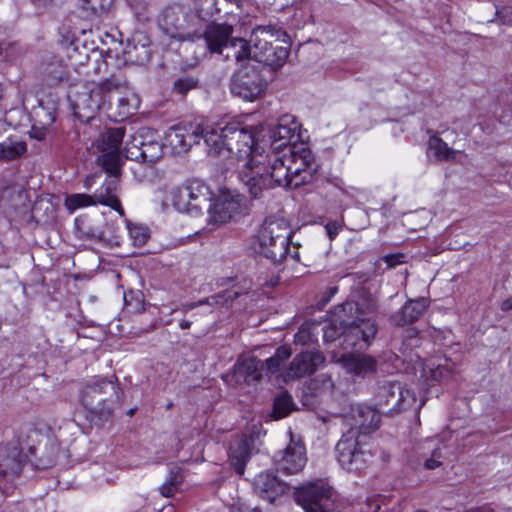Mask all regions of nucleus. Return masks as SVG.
Returning a JSON list of instances; mask_svg holds the SVG:
<instances>
[{
    "label": "nucleus",
    "instance_id": "nucleus-1",
    "mask_svg": "<svg viewBox=\"0 0 512 512\" xmlns=\"http://www.w3.org/2000/svg\"><path fill=\"white\" fill-rule=\"evenodd\" d=\"M208 154L225 160L246 162L259 151L256 133L252 127L240 122L218 124L205 134Z\"/></svg>",
    "mask_w": 512,
    "mask_h": 512
},
{
    "label": "nucleus",
    "instance_id": "nucleus-2",
    "mask_svg": "<svg viewBox=\"0 0 512 512\" xmlns=\"http://www.w3.org/2000/svg\"><path fill=\"white\" fill-rule=\"evenodd\" d=\"M120 394V387L112 380L95 377L87 381L80 390V402L86 418L95 425L110 421L120 403Z\"/></svg>",
    "mask_w": 512,
    "mask_h": 512
},
{
    "label": "nucleus",
    "instance_id": "nucleus-3",
    "mask_svg": "<svg viewBox=\"0 0 512 512\" xmlns=\"http://www.w3.org/2000/svg\"><path fill=\"white\" fill-rule=\"evenodd\" d=\"M288 35L285 31L274 26H258L253 29L250 37V52L246 61L254 59L259 63L276 70L282 67L289 56V48L273 46V41L282 40L286 42Z\"/></svg>",
    "mask_w": 512,
    "mask_h": 512
},
{
    "label": "nucleus",
    "instance_id": "nucleus-4",
    "mask_svg": "<svg viewBox=\"0 0 512 512\" xmlns=\"http://www.w3.org/2000/svg\"><path fill=\"white\" fill-rule=\"evenodd\" d=\"M291 237L292 230L284 219L268 218L255 236L252 248L274 264H279L288 255Z\"/></svg>",
    "mask_w": 512,
    "mask_h": 512
},
{
    "label": "nucleus",
    "instance_id": "nucleus-5",
    "mask_svg": "<svg viewBox=\"0 0 512 512\" xmlns=\"http://www.w3.org/2000/svg\"><path fill=\"white\" fill-rule=\"evenodd\" d=\"M234 28L226 22H211L201 29V38L205 40L209 52L234 58L237 63L246 61L250 52V42L233 37Z\"/></svg>",
    "mask_w": 512,
    "mask_h": 512
},
{
    "label": "nucleus",
    "instance_id": "nucleus-6",
    "mask_svg": "<svg viewBox=\"0 0 512 512\" xmlns=\"http://www.w3.org/2000/svg\"><path fill=\"white\" fill-rule=\"evenodd\" d=\"M158 25L164 34L179 42H193L201 37L199 17L191 16L180 5L165 7L158 16Z\"/></svg>",
    "mask_w": 512,
    "mask_h": 512
},
{
    "label": "nucleus",
    "instance_id": "nucleus-7",
    "mask_svg": "<svg viewBox=\"0 0 512 512\" xmlns=\"http://www.w3.org/2000/svg\"><path fill=\"white\" fill-rule=\"evenodd\" d=\"M364 440L359 437V432L356 429H349L342 434L335 451L337 460L343 469L359 473L371 462L372 454L366 448Z\"/></svg>",
    "mask_w": 512,
    "mask_h": 512
},
{
    "label": "nucleus",
    "instance_id": "nucleus-8",
    "mask_svg": "<svg viewBox=\"0 0 512 512\" xmlns=\"http://www.w3.org/2000/svg\"><path fill=\"white\" fill-rule=\"evenodd\" d=\"M125 127H112L103 131L97 138L95 145L101 153L97 157V164L101 169L111 175H121L124 164V150L120 145L125 136Z\"/></svg>",
    "mask_w": 512,
    "mask_h": 512
},
{
    "label": "nucleus",
    "instance_id": "nucleus-9",
    "mask_svg": "<svg viewBox=\"0 0 512 512\" xmlns=\"http://www.w3.org/2000/svg\"><path fill=\"white\" fill-rule=\"evenodd\" d=\"M164 145L158 136L149 129L140 130L126 141L124 157L152 166L163 156Z\"/></svg>",
    "mask_w": 512,
    "mask_h": 512
},
{
    "label": "nucleus",
    "instance_id": "nucleus-10",
    "mask_svg": "<svg viewBox=\"0 0 512 512\" xmlns=\"http://www.w3.org/2000/svg\"><path fill=\"white\" fill-rule=\"evenodd\" d=\"M238 178L246 188L251 198H261L264 191L270 190L266 157L263 152H257L238 170Z\"/></svg>",
    "mask_w": 512,
    "mask_h": 512
},
{
    "label": "nucleus",
    "instance_id": "nucleus-11",
    "mask_svg": "<svg viewBox=\"0 0 512 512\" xmlns=\"http://www.w3.org/2000/svg\"><path fill=\"white\" fill-rule=\"evenodd\" d=\"M295 501L305 512H337L332 489L323 481L310 482L295 489Z\"/></svg>",
    "mask_w": 512,
    "mask_h": 512
},
{
    "label": "nucleus",
    "instance_id": "nucleus-12",
    "mask_svg": "<svg viewBox=\"0 0 512 512\" xmlns=\"http://www.w3.org/2000/svg\"><path fill=\"white\" fill-rule=\"evenodd\" d=\"M26 463V455L17 445H6L0 448V500L11 489Z\"/></svg>",
    "mask_w": 512,
    "mask_h": 512
},
{
    "label": "nucleus",
    "instance_id": "nucleus-13",
    "mask_svg": "<svg viewBox=\"0 0 512 512\" xmlns=\"http://www.w3.org/2000/svg\"><path fill=\"white\" fill-rule=\"evenodd\" d=\"M231 93L246 101L258 99L266 90V82L258 70L242 67L235 72L230 83Z\"/></svg>",
    "mask_w": 512,
    "mask_h": 512
},
{
    "label": "nucleus",
    "instance_id": "nucleus-14",
    "mask_svg": "<svg viewBox=\"0 0 512 512\" xmlns=\"http://www.w3.org/2000/svg\"><path fill=\"white\" fill-rule=\"evenodd\" d=\"M70 98L74 116L84 123L94 119L98 111L107 105V100L98 94L91 83L84 85L81 91L74 92Z\"/></svg>",
    "mask_w": 512,
    "mask_h": 512
},
{
    "label": "nucleus",
    "instance_id": "nucleus-15",
    "mask_svg": "<svg viewBox=\"0 0 512 512\" xmlns=\"http://www.w3.org/2000/svg\"><path fill=\"white\" fill-rule=\"evenodd\" d=\"M202 126L193 123H181L171 127L166 133V142L176 155H181L198 144L201 139L205 140V134Z\"/></svg>",
    "mask_w": 512,
    "mask_h": 512
},
{
    "label": "nucleus",
    "instance_id": "nucleus-16",
    "mask_svg": "<svg viewBox=\"0 0 512 512\" xmlns=\"http://www.w3.org/2000/svg\"><path fill=\"white\" fill-rule=\"evenodd\" d=\"M245 196L236 192H223L213 204H209L210 220L216 224L230 221L246 209Z\"/></svg>",
    "mask_w": 512,
    "mask_h": 512
},
{
    "label": "nucleus",
    "instance_id": "nucleus-17",
    "mask_svg": "<svg viewBox=\"0 0 512 512\" xmlns=\"http://www.w3.org/2000/svg\"><path fill=\"white\" fill-rule=\"evenodd\" d=\"M283 157L293 178L305 180V184L312 181L316 165L312 151L308 147H288Z\"/></svg>",
    "mask_w": 512,
    "mask_h": 512
},
{
    "label": "nucleus",
    "instance_id": "nucleus-18",
    "mask_svg": "<svg viewBox=\"0 0 512 512\" xmlns=\"http://www.w3.org/2000/svg\"><path fill=\"white\" fill-rule=\"evenodd\" d=\"M416 402L415 394L401 383L384 385L379 394V405L386 406L384 413L393 414L411 408Z\"/></svg>",
    "mask_w": 512,
    "mask_h": 512
},
{
    "label": "nucleus",
    "instance_id": "nucleus-19",
    "mask_svg": "<svg viewBox=\"0 0 512 512\" xmlns=\"http://www.w3.org/2000/svg\"><path fill=\"white\" fill-rule=\"evenodd\" d=\"M266 157V165L268 170V180L270 182V189L276 186L284 188H298L305 184V180L293 178L289 171V165L286 163L283 155H278L277 152L271 151L264 154Z\"/></svg>",
    "mask_w": 512,
    "mask_h": 512
},
{
    "label": "nucleus",
    "instance_id": "nucleus-20",
    "mask_svg": "<svg viewBox=\"0 0 512 512\" xmlns=\"http://www.w3.org/2000/svg\"><path fill=\"white\" fill-rule=\"evenodd\" d=\"M273 462L275 469L285 475L296 474L304 468L307 457L306 449L302 442L291 440L289 445L282 451H278Z\"/></svg>",
    "mask_w": 512,
    "mask_h": 512
},
{
    "label": "nucleus",
    "instance_id": "nucleus-21",
    "mask_svg": "<svg viewBox=\"0 0 512 512\" xmlns=\"http://www.w3.org/2000/svg\"><path fill=\"white\" fill-rule=\"evenodd\" d=\"M377 324L370 318H360L354 323L340 330L343 341L347 346L366 348L375 338Z\"/></svg>",
    "mask_w": 512,
    "mask_h": 512
},
{
    "label": "nucleus",
    "instance_id": "nucleus-22",
    "mask_svg": "<svg viewBox=\"0 0 512 512\" xmlns=\"http://www.w3.org/2000/svg\"><path fill=\"white\" fill-rule=\"evenodd\" d=\"M350 414L353 420L350 429H356L361 438L366 439L369 433L379 427L380 413L372 407L362 404L352 405Z\"/></svg>",
    "mask_w": 512,
    "mask_h": 512
},
{
    "label": "nucleus",
    "instance_id": "nucleus-23",
    "mask_svg": "<svg viewBox=\"0 0 512 512\" xmlns=\"http://www.w3.org/2000/svg\"><path fill=\"white\" fill-rule=\"evenodd\" d=\"M140 105L139 97L129 88L121 94L110 96L107 100L106 108L111 110V117L115 121H123L132 116Z\"/></svg>",
    "mask_w": 512,
    "mask_h": 512
},
{
    "label": "nucleus",
    "instance_id": "nucleus-24",
    "mask_svg": "<svg viewBox=\"0 0 512 512\" xmlns=\"http://www.w3.org/2000/svg\"><path fill=\"white\" fill-rule=\"evenodd\" d=\"M428 305V301L423 297L409 299L398 311L390 315L389 322L396 327L412 325L422 317Z\"/></svg>",
    "mask_w": 512,
    "mask_h": 512
},
{
    "label": "nucleus",
    "instance_id": "nucleus-25",
    "mask_svg": "<svg viewBox=\"0 0 512 512\" xmlns=\"http://www.w3.org/2000/svg\"><path fill=\"white\" fill-rule=\"evenodd\" d=\"M253 487L259 497L270 503H273L276 497L282 495L287 489L286 484L272 471L258 474L254 479Z\"/></svg>",
    "mask_w": 512,
    "mask_h": 512
},
{
    "label": "nucleus",
    "instance_id": "nucleus-26",
    "mask_svg": "<svg viewBox=\"0 0 512 512\" xmlns=\"http://www.w3.org/2000/svg\"><path fill=\"white\" fill-rule=\"evenodd\" d=\"M107 175L108 177L105 179L101 187L96 189V191L92 195L95 201V205L101 204L104 206H108L111 209L118 212L120 216H124V209L120 203V200L117 197V190L119 187L118 178L120 175Z\"/></svg>",
    "mask_w": 512,
    "mask_h": 512
},
{
    "label": "nucleus",
    "instance_id": "nucleus-27",
    "mask_svg": "<svg viewBox=\"0 0 512 512\" xmlns=\"http://www.w3.org/2000/svg\"><path fill=\"white\" fill-rule=\"evenodd\" d=\"M324 362V356L319 351H304L297 354L290 363L288 376L300 378L313 374Z\"/></svg>",
    "mask_w": 512,
    "mask_h": 512
},
{
    "label": "nucleus",
    "instance_id": "nucleus-28",
    "mask_svg": "<svg viewBox=\"0 0 512 512\" xmlns=\"http://www.w3.org/2000/svg\"><path fill=\"white\" fill-rule=\"evenodd\" d=\"M299 124L296 122L294 116L285 114L278 119V122L272 130L271 137L273 151L283 148L288 149V143L296 136V131Z\"/></svg>",
    "mask_w": 512,
    "mask_h": 512
},
{
    "label": "nucleus",
    "instance_id": "nucleus-29",
    "mask_svg": "<svg viewBox=\"0 0 512 512\" xmlns=\"http://www.w3.org/2000/svg\"><path fill=\"white\" fill-rule=\"evenodd\" d=\"M347 372L358 377H366L377 370V360L368 354L351 353L342 357Z\"/></svg>",
    "mask_w": 512,
    "mask_h": 512
},
{
    "label": "nucleus",
    "instance_id": "nucleus-30",
    "mask_svg": "<svg viewBox=\"0 0 512 512\" xmlns=\"http://www.w3.org/2000/svg\"><path fill=\"white\" fill-rule=\"evenodd\" d=\"M263 367V362L256 357L238 359L233 367V375L236 382L249 384L261 379Z\"/></svg>",
    "mask_w": 512,
    "mask_h": 512
},
{
    "label": "nucleus",
    "instance_id": "nucleus-31",
    "mask_svg": "<svg viewBox=\"0 0 512 512\" xmlns=\"http://www.w3.org/2000/svg\"><path fill=\"white\" fill-rule=\"evenodd\" d=\"M362 315L363 310L357 302L346 301L334 308L330 322L335 328L341 330L362 318Z\"/></svg>",
    "mask_w": 512,
    "mask_h": 512
},
{
    "label": "nucleus",
    "instance_id": "nucleus-32",
    "mask_svg": "<svg viewBox=\"0 0 512 512\" xmlns=\"http://www.w3.org/2000/svg\"><path fill=\"white\" fill-rule=\"evenodd\" d=\"M188 200L192 207V215H199L204 208L209 206L210 191L207 185L200 180H191L185 184Z\"/></svg>",
    "mask_w": 512,
    "mask_h": 512
},
{
    "label": "nucleus",
    "instance_id": "nucleus-33",
    "mask_svg": "<svg viewBox=\"0 0 512 512\" xmlns=\"http://www.w3.org/2000/svg\"><path fill=\"white\" fill-rule=\"evenodd\" d=\"M251 449L246 439H237L230 446L229 464L239 475H243L245 467L250 460Z\"/></svg>",
    "mask_w": 512,
    "mask_h": 512
},
{
    "label": "nucleus",
    "instance_id": "nucleus-34",
    "mask_svg": "<svg viewBox=\"0 0 512 512\" xmlns=\"http://www.w3.org/2000/svg\"><path fill=\"white\" fill-rule=\"evenodd\" d=\"M93 87L96 89L98 94L103 96L106 100L109 99L111 93L121 94L126 89H128V83L126 79L123 77L120 71L110 73L108 77H104V79L99 83H91Z\"/></svg>",
    "mask_w": 512,
    "mask_h": 512
},
{
    "label": "nucleus",
    "instance_id": "nucleus-35",
    "mask_svg": "<svg viewBox=\"0 0 512 512\" xmlns=\"http://www.w3.org/2000/svg\"><path fill=\"white\" fill-rule=\"evenodd\" d=\"M27 151V145L24 141L7 138L0 143V161H13Z\"/></svg>",
    "mask_w": 512,
    "mask_h": 512
},
{
    "label": "nucleus",
    "instance_id": "nucleus-36",
    "mask_svg": "<svg viewBox=\"0 0 512 512\" xmlns=\"http://www.w3.org/2000/svg\"><path fill=\"white\" fill-rule=\"evenodd\" d=\"M41 73L49 86L61 83L67 77L66 67L59 60H53L43 65Z\"/></svg>",
    "mask_w": 512,
    "mask_h": 512
},
{
    "label": "nucleus",
    "instance_id": "nucleus-37",
    "mask_svg": "<svg viewBox=\"0 0 512 512\" xmlns=\"http://www.w3.org/2000/svg\"><path fill=\"white\" fill-rule=\"evenodd\" d=\"M113 4V0H79V9L83 18L90 19L106 13Z\"/></svg>",
    "mask_w": 512,
    "mask_h": 512
},
{
    "label": "nucleus",
    "instance_id": "nucleus-38",
    "mask_svg": "<svg viewBox=\"0 0 512 512\" xmlns=\"http://www.w3.org/2000/svg\"><path fill=\"white\" fill-rule=\"evenodd\" d=\"M195 10V12H190L191 16L199 17L202 29L205 22L220 11L218 0H195Z\"/></svg>",
    "mask_w": 512,
    "mask_h": 512
},
{
    "label": "nucleus",
    "instance_id": "nucleus-39",
    "mask_svg": "<svg viewBox=\"0 0 512 512\" xmlns=\"http://www.w3.org/2000/svg\"><path fill=\"white\" fill-rule=\"evenodd\" d=\"M429 149L433 151L434 156L439 161H453L457 152L448 146L443 139L433 136L429 139Z\"/></svg>",
    "mask_w": 512,
    "mask_h": 512
},
{
    "label": "nucleus",
    "instance_id": "nucleus-40",
    "mask_svg": "<svg viewBox=\"0 0 512 512\" xmlns=\"http://www.w3.org/2000/svg\"><path fill=\"white\" fill-rule=\"evenodd\" d=\"M169 196L173 207L177 211L192 215V207L188 200L189 194H187L185 185L172 189Z\"/></svg>",
    "mask_w": 512,
    "mask_h": 512
},
{
    "label": "nucleus",
    "instance_id": "nucleus-41",
    "mask_svg": "<svg viewBox=\"0 0 512 512\" xmlns=\"http://www.w3.org/2000/svg\"><path fill=\"white\" fill-rule=\"evenodd\" d=\"M294 409V403L291 395L287 392H281L273 403V417L275 419H281L289 415Z\"/></svg>",
    "mask_w": 512,
    "mask_h": 512
},
{
    "label": "nucleus",
    "instance_id": "nucleus-42",
    "mask_svg": "<svg viewBox=\"0 0 512 512\" xmlns=\"http://www.w3.org/2000/svg\"><path fill=\"white\" fill-rule=\"evenodd\" d=\"M94 205L95 201L93 196L84 193H74L67 195L64 201V206L71 213L77 209Z\"/></svg>",
    "mask_w": 512,
    "mask_h": 512
},
{
    "label": "nucleus",
    "instance_id": "nucleus-43",
    "mask_svg": "<svg viewBox=\"0 0 512 512\" xmlns=\"http://www.w3.org/2000/svg\"><path fill=\"white\" fill-rule=\"evenodd\" d=\"M291 354L292 352L289 346L283 345L278 347L274 355L265 361L267 370L270 373L277 372L284 362L290 358Z\"/></svg>",
    "mask_w": 512,
    "mask_h": 512
},
{
    "label": "nucleus",
    "instance_id": "nucleus-44",
    "mask_svg": "<svg viewBox=\"0 0 512 512\" xmlns=\"http://www.w3.org/2000/svg\"><path fill=\"white\" fill-rule=\"evenodd\" d=\"M238 297L237 292L233 291H223L218 294L212 295L210 297L204 298L202 300L196 301L198 307L203 305L209 306H217V305H227L234 301Z\"/></svg>",
    "mask_w": 512,
    "mask_h": 512
},
{
    "label": "nucleus",
    "instance_id": "nucleus-45",
    "mask_svg": "<svg viewBox=\"0 0 512 512\" xmlns=\"http://www.w3.org/2000/svg\"><path fill=\"white\" fill-rule=\"evenodd\" d=\"M198 85V78L191 75H183L174 81L173 92L180 96H185L189 91L196 89Z\"/></svg>",
    "mask_w": 512,
    "mask_h": 512
},
{
    "label": "nucleus",
    "instance_id": "nucleus-46",
    "mask_svg": "<svg viewBox=\"0 0 512 512\" xmlns=\"http://www.w3.org/2000/svg\"><path fill=\"white\" fill-rule=\"evenodd\" d=\"M182 480L183 478L178 471L170 470L167 480L159 488L161 495L164 497L173 496L177 492Z\"/></svg>",
    "mask_w": 512,
    "mask_h": 512
},
{
    "label": "nucleus",
    "instance_id": "nucleus-47",
    "mask_svg": "<svg viewBox=\"0 0 512 512\" xmlns=\"http://www.w3.org/2000/svg\"><path fill=\"white\" fill-rule=\"evenodd\" d=\"M128 232L134 246H143L150 238L149 229L140 224H127Z\"/></svg>",
    "mask_w": 512,
    "mask_h": 512
},
{
    "label": "nucleus",
    "instance_id": "nucleus-48",
    "mask_svg": "<svg viewBox=\"0 0 512 512\" xmlns=\"http://www.w3.org/2000/svg\"><path fill=\"white\" fill-rule=\"evenodd\" d=\"M442 453L440 449H434L431 457L426 459L424 462V467L429 470H433L438 468L442 464Z\"/></svg>",
    "mask_w": 512,
    "mask_h": 512
},
{
    "label": "nucleus",
    "instance_id": "nucleus-49",
    "mask_svg": "<svg viewBox=\"0 0 512 512\" xmlns=\"http://www.w3.org/2000/svg\"><path fill=\"white\" fill-rule=\"evenodd\" d=\"M496 15L502 24H512V6H502L501 8H496Z\"/></svg>",
    "mask_w": 512,
    "mask_h": 512
},
{
    "label": "nucleus",
    "instance_id": "nucleus-50",
    "mask_svg": "<svg viewBox=\"0 0 512 512\" xmlns=\"http://www.w3.org/2000/svg\"><path fill=\"white\" fill-rule=\"evenodd\" d=\"M381 508V501L379 498L373 497L368 498L366 502L363 504L361 511L362 512H379Z\"/></svg>",
    "mask_w": 512,
    "mask_h": 512
},
{
    "label": "nucleus",
    "instance_id": "nucleus-51",
    "mask_svg": "<svg viewBox=\"0 0 512 512\" xmlns=\"http://www.w3.org/2000/svg\"><path fill=\"white\" fill-rule=\"evenodd\" d=\"M342 229V224L338 221H330L325 225L327 236L332 241L336 238Z\"/></svg>",
    "mask_w": 512,
    "mask_h": 512
},
{
    "label": "nucleus",
    "instance_id": "nucleus-52",
    "mask_svg": "<svg viewBox=\"0 0 512 512\" xmlns=\"http://www.w3.org/2000/svg\"><path fill=\"white\" fill-rule=\"evenodd\" d=\"M404 258L403 254H389L385 255L383 260L389 268H394L396 265L404 263Z\"/></svg>",
    "mask_w": 512,
    "mask_h": 512
},
{
    "label": "nucleus",
    "instance_id": "nucleus-53",
    "mask_svg": "<svg viewBox=\"0 0 512 512\" xmlns=\"http://www.w3.org/2000/svg\"><path fill=\"white\" fill-rule=\"evenodd\" d=\"M108 68V62L103 58H99L95 61L93 72L95 75L105 76L106 74H109Z\"/></svg>",
    "mask_w": 512,
    "mask_h": 512
},
{
    "label": "nucleus",
    "instance_id": "nucleus-54",
    "mask_svg": "<svg viewBox=\"0 0 512 512\" xmlns=\"http://www.w3.org/2000/svg\"><path fill=\"white\" fill-rule=\"evenodd\" d=\"M80 231L88 239L101 240L104 236L103 231L98 228H88L87 230Z\"/></svg>",
    "mask_w": 512,
    "mask_h": 512
},
{
    "label": "nucleus",
    "instance_id": "nucleus-55",
    "mask_svg": "<svg viewBox=\"0 0 512 512\" xmlns=\"http://www.w3.org/2000/svg\"><path fill=\"white\" fill-rule=\"evenodd\" d=\"M47 133H48L47 128H45V127L39 128V127L33 125L31 128V131H30V136L37 140H43V139H45Z\"/></svg>",
    "mask_w": 512,
    "mask_h": 512
},
{
    "label": "nucleus",
    "instance_id": "nucleus-56",
    "mask_svg": "<svg viewBox=\"0 0 512 512\" xmlns=\"http://www.w3.org/2000/svg\"><path fill=\"white\" fill-rule=\"evenodd\" d=\"M338 292L337 286H331L327 289V291L323 294L321 298V303L323 305L327 304L331 298Z\"/></svg>",
    "mask_w": 512,
    "mask_h": 512
},
{
    "label": "nucleus",
    "instance_id": "nucleus-57",
    "mask_svg": "<svg viewBox=\"0 0 512 512\" xmlns=\"http://www.w3.org/2000/svg\"><path fill=\"white\" fill-rule=\"evenodd\" d=\"M426 377L435 381L440 380L443 377V370L441 369L440 365H438L435 369L430 368V375Z\"/></svg>",
    "mask_w": 512,
    "mask_h": 512
},
{
    "label": "nucleus",
    "instance_id": "nucleus-58",
    "mask_svg": "<svg viewBox=\"0 0 512 512\" xmlns=\"http://www.w3.org/2000/svg\"><path fill=\"white\" fill-rule=\"evenodd\" d=\"M198 305H197V302H189V303H185L183 304L181 307H180V310L182 313L186 314L188 313L189 311L197 308Z\"/></svg>",
    "mask_w": 512,
    "mask_h": 512
},
{
    "label": "nucleus",
    "instance_id": "nucleus-59",
    "mask_svg": "<svg viewBox=\"0 0 512 512\" xmlns=\"http://www.w3.org/2000/svg\"><path fill=\"white\" fill-rule=\"evenodd\" d=\"M500 309L504 312L510 311L512 309V296L501 302Z\"/></svg>",
    "mask_w": 512,
    "mask_h": 512
},
{
    "label": "nucleus",
    "instance_id": "nucleus-60",
    "mask_svg": "<svg viewBox=\"0 0 512 512\" xmlns=\"http://www.w3.org/2000/svg\"><path fill=\"white\" fill-rule=\"evenodd\" d=\"M306 336H308L306 334L305 331H299L296 335H295V339L297 342H301V343H304L305 342V338Z\"/></svg>",
    "mask_w": 512,
    "mask_h": 512
},
{
    "label": "nucleus",
    "instance_id": "nucleus-61",
    "mask_svg": "<svg viewBox=\"0 0 512 512\" xmlns=\"http://www.w3.org/2000/svg\"><path fill=\"white\" fill-rule=\"evenodd\" d=\"M466 512H492V509L489 507H477V508H472Z\"/></svg>",
    "mask_w": 512,
    "mask_h": 512
},
{
    "label": "nucleus",
    "instance_id": "nucleus-62",
    "mask_svg": "<svg viewBox=\"0 0 512 512\" xmlns=\"http://www.w3.org/2000/svg\"><path fill=\"white\" fill-rule=\"evenodd\" d=\"M417 334H418V331L415 328H409L407 330L406 337L412 339V338H415L417 336Z\"/></svg>",
    "mask_w": 512,
    "mask_h": 512
},
{
    "label": "nucleus",
    "instance_id": "nucleus-63",
    "mask_svg": "<svg viewBox=\"0 0 512 512\" xmlns=\"http://www.w3.org/2000/svg\"><path fill=\"white\" fill-rule=\"evenodd\" d=\"M191 324L192 322L191 321H188V320H182L180 323H179V327L181 329H188L191 327Z\"/></svg>",
    "mask_w": 512,
    "mask_h": 512
},
{
    "label": "nucleus",
    "instance_id": "nucleus-64",
    "mask_svg": "<svg viewBox=\"0 0 512 512\" xmlns=\"http://www.w3.org/2000/svg\"><path fill=\"white\" fill-rule=\"evenodd\" d=\"M53 463H54V458H50V459H48V460H46V461H44V462L42 463V467H43V468L50 467V466H52V465H53Z\"/></svg>",
    "mask_w": 512,
    "mask_h": 512
}]
</instances>
